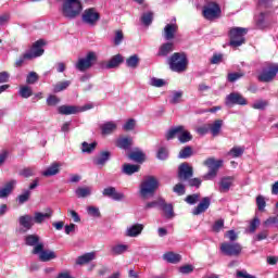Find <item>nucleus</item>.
<instances>
[{
    "label": "nucleus",
    "instance_id": "8",
    "mask_svg": "<svg viewBox=\"0 0 278 278\" xmlns=\"http://www.w3.org/2000/svg\"><path fill=\"white\" fill-rule=\"evenodd\" d=\"M220 251L229 257H238L242 254V245L238 242H224L220 244Z\"/></svg>",
    "mask_w": 278,
    "mask_h": 278
},
{
    "label": "nucleus",
    "instance_id": "32",
    "mask_svg": "<svg viewBox=\"0 0 278 278\" xmlns=\"http://www.w3.org/2000/svg\"><path fill=\"white\" fill-rule=\"evenodd\" d=\"M132 143H134V139L129 137H123L117 139L116 147H118V149H124L125 151H127V149H129Z\"/></svg>",
    "mask_w": 278,
    "mask_h": 278
},
{
    "label": "nucleus",
    "instance_id": "41",
    "mask_svg": "<svg viewBox=\"0 0 278 278\" xmlns=\"http://www.w3.org/2000/svg\"><path fill=\"white\" fill-rule=\"evenodd\" d=\"M161 210H163L165 217H167V218L175 217V212L173 211V205L166 204V202H164V200H163V205H161Z\"/></svg>",
    "mask_w": 278,
    "mask_h": 278
},
{
    "label": "nucleus",
    "instance_id": "1",
    "mask_svg": "<svg viewBox=\"0 0 278 278\" xmlns=\"http://www.w3.org/2000/svg\"><path fill=\"white\" fill-rule=\"evenodd\" d=\"M61 5L59 12L63 18L67 21H75L78 16H81L84 12V2L81 0H58Z\"/></svg>",
    "mask_w": 278,
    "mask_h": 278
},
{
    "label": "nucleus",
    "instance_id": "43",
    "mask_svg": "<svg viewBox=\"0 0 278 278\" xmlns=\"http://www.w3.org/2000/svg\"><path fill=\"white\" fill-rule=\"evenodd\" d=\"M94 149H97V142H83L81 143V151L83 153H92V151H94Z\"/></svg>",
    "mask_w": 278,
    "mask_h": 278
},
{
    "label": "nucleus",
    "instance_id": "49",
    "mask_svg": "<svg viewBox=\"0 0 278 278\" xmlns=\"http://www.w3.org/2000/svg\"><path fill=\"white\" fill-rule=\"evenodd\" d=\"M150 86H153L154 88H162L163 86H166V80L153 77L150 79Z\"/></svg>",
    "mask_w": 278,
    "mask_h": 278
},
{
    "label": "nucleus",
    "instance_id": "19",
    "mask_svg": "<svg viewBox=\"0 0 278 278\" xmlns=\"http://www.w3.org/2000/svg\"><path fill=\"white\" fill-rule=\"evenodd\" d=\"M211 203L212 200L210 197L203 198L198 206L192 211L193 216H200V214L207 212V210H210Z\"/></svg>",
    "mask_w": 278,
    "mask_h": 278
},
{
    "label": "nucleus",
    "instance_id": "12",
    "mask_svg": "<svg viewBox=\"0 0 278 278\" xmlns=\"http://www.w3.org/2000/svg\"><path fill=\"white\" fill-rule=\"evenodd\" d=\"M42 47H45L43 40L36 41L30 50L25 52V58L30 60H34L35 58H40V55L45 53V49H42Z\"/></svg>",
    "mask_w": 278,
    "mask_h": 278
},
{
    "label": "nucleus",
    "instance_id": "22",
    "mask_svg": "<svg viewBox=\"0 0 278 278\" xmlns=\"http://www.w3.org/2000/svg\"><path fill=\"white\" fill-rule=\"evenodd\" d=\"M233 186V177L226 176L219 180V192H227Z\"/></svg>",
    "mask_w": 278,
    "mask_h": 278
},
{
    "label": "nucleus",
    "instance_id": "33",
    "mask_svg": "<svg viewBox=\"0 0 278 278\" xmlns=\"http://www.w3.org/2000/svg\"><path fill=\"white\" fill-rule=\"evenodd\" d=\"M75 194L78 199H86V197L92 194V187H78L75 190Z\"/></svg>",
    "mask_w": 278,
    "mask_h": 278
},
{
    "label": "nucleus",
    "instance_id": "27",
    "mask_svg": "<svg viewBox=\"0 0 278 278\" xmlns=\"http://www.w3.org/2000/svg\"><path fill=\"white\" fill-rule=\"evenodd\" d=\"M118 125L115 122H106L101 125L100 129L103 136H110V134H114Z\"/></svg>",
    "mask_w": 278,
    "mask_h": 278
},
{
    "label": "nucleus",
    "instance_id": "9",
    "mask_svg": "<svg viewBox=\"0 0 278 278\" xmlns=\"http://www.w3.org/2000/svg\"><path fill=\"white\" fill-rule=\"evenodd\" d=\"M220 7L216 2H208L202 9V14L206 21H214L220 17Z\"/></svg>",
    "mask_w": 278,
    "mask_h": 278
},
{
    "label": "nucleus",
    "instance_id": "24",
    "mask_svg": "<svg viewBox=\"0 0 278 278\" xmlns=\"http://www.w3.org/2000/svg\"><path fill=\"white\" fill-rule=\"evenodd\" d=\"M59 114H63L64 116H70L71 114H78L79 106L75 105H61L58 108Z\"/></svg>",
    "mask_w": 278,
    "mask_h": 278
},
{
    "label": "nucleus",
    "instance_id": "5",
    "mask_svg": "<svg viewBox=\"0 0 278 278\" xmlns=\"http://www.w3.org/2000/svg\"><path fill=\"white\" fill-rule=\"evenodd\" d=\"M249 34V29L243 27H232L229 30L230 47H242L244 45V36Z\"/></svg>",
    "mask_w": 278,
    "mask_h": 278
},
{
    "label": "nucleus",
    "instance_id": "7",
    "mask_svg": "<svg viewBox=\"0 0 278 278\" xmlns=\"http://www.w3.org/2000/svg\"><path fill=\"white\" fill-rule=\"evenodd\" d=\"M204 166H207L210 168L208 173L203 176V179L205 181H210L214 178H216V175H218V168L223 166V160L216 159H207L204 161Z\"/></svg>",
    "mask_w": 278,
    "mask_h": 278
},
{
    "label": "nucleus",
    "instance_id": "40",
    "mask_svg": "<svg viewBox=\"0 0 278 278\" xmlns=\"http://www.w3.org/2000/svg\"><path fill=\"white\" fill-rule=\"evenodd\" d=\"M138 64H140V58L138 54H134L126 60V66L128 68H138Z\"/></svg>",
    "mask_w": 278,
    "mask_h": 278
},
{
    "label": "nucleus",
    "instance_id": "44",
    "mask_svg": "<svg viewBox=\"0 0 278 278\" xmlns=\"http://www.w3.org/2000/svg\"><path fill=\"white\" fill-rule=\"evenodd\" d=\"M31 94H34V92L31 91V87L22 86L20 88V96L22 97V99H29V97H31Z\"/></svg>",
    "mask_w": 278,
    "mask_h": 278
},
{
    "label": "nucleus",
    "instance_id": "46",
    "mask_svg": "<svg viewBox=\"0 0 278 278\" xmlns=\"http://www.w3.org/2000/svg\"><path fill=\"white\" fill-rule=\"evenodd\" d=\"M162 205H164V200L163 199H159L152 202H148L144 205V210H153V207H162Z\"/></svg>",
    "mask_w": 278,
    "mask_h": 278
},
{
    "label": "nucleus",
    "instance_id": "53",
    "mask_svg": "<svg viewBox=\"0 0 278 278\" xmlns=\"http://www.w3.org/2000/svg\"><path fill=\"white\" fill-rule=\"evenodd\" d=\"M87 214H89V216H92L93 218L101 217V212L99 211V207H97V206H88Z\"/></svg>",
    "mask_w": 278,
    "mask_h": 278
},
{
    "label": "nucleus",
    "instance_id": "38",
    "mask_svg": "<svg viewBox=\"0 0 278 278\" xmlns=\"http://www.w3.org/2000/svg\"><path fill=\"white\" fill-rule=\"evenodd\" d=\"M140 170V165H132V164H124L122 168V173L124 175H134V173H138Z\"/></svg>",
    "mask_w": 278,
    "mask_h": 278
},
{
    "label": "nucleus",
    "instance_id": "45",
    "mask_svg": "<svg viewBox=\"0 0 278 278\" xmlns=\"http://www.w3.org/2000/svg\"><path fill=\"white\" fill-rule=\"evenodd\" d=\"M244 154V147H233L228 152V155H231V157H240Z\"/></svg>",
    "mask_w": 278,
    "mask_h": 278
},
{
    "label": "nucleus",
    "instance_id": "14",
    "mask_svg": "<svg viewBox=\"0 0 278 278\" xmlns=\"http://www.w3.org/2000/svg\"><path fill=\"white\" fill-rule=\"evenodd\" d=\"M192 175H194V169L192 168V166H190V164L182 163L179 165L178 178L180 179V181H188V179H190Z\"/></svg>",
    "mask_w": 278,
    "mask_h": 278
},
{
    "label": "nucleus",
    "instance_id": "36",
    "mask_svg": "<svg viewBox=\"0 0 278 278\" xmlns=\"http://www.w3.org/2000/svg\"><path fill=\"white\" fill-rule=\"evenodd\" d=\"M129 251V245L127 244H116L111 248V254L113 255H123Z\"/></svg>",
    "mask_w": 278,
    "mask_h": 278
},
{
    "label": "nucleus",
    "instance_id": "17",
    "mask_svg": "<svg viewBox=\"0 0 278 278\" xmlns=\"http://www.w3.org/2000/svg\"><path fill=\"white\" fill-rule=\"evenodd\" d=\"M278 64H274L269 70H265L260 75L261 81H273L274 77H277Z\"/></svg>",
    "mask_w": 278,
    "mask_h": 278
},
{
    "label": "nucleus",
    "instance_id": "37",
    "mask_svg": "<svg viewBox=\"0 0 278 278\" xmlns=\"http://www.w3.org/2000/svg\"><path fill=\"white\" fill-rule=\"evenodd\" d=\"M268 16H270V13L266 12H262L256 16V25L258 29H264V27H266V21H268Z\"/></svg>",
    "mask_w": 278,
    "mask_h": 278
},
{
    "label": "nucleus",
    "instance_id": "57",
    "mask_svg": "<svg viewBox=\"0 0 278 278\" xmlns=\"http://www.w3.org/2000/svg\"><path fill=\"white\" fill-rule=\"evenodd\" d=\"M174 192L178 194V197H182V194H186V186L181 182L175 185Z\"/></svg>",
    "mask_w": 278,
    "mask_h": 278
},
{
    "label": "nucleus",
    "instance_id": "42",
    "mask_svg": "<svg viewBox=\"0 0 278 278\" xmlns=\"http://www.w3.org/2000/svg\"><path fill=\"white\" fill-rule=\"evenodd\" d=\"M182 97H184V91H174L170 96L169 103L172 105H177V103H181Z\"/></svg>",
    "mask_w": 278,
    "mask_h": 278
},
{
    "label": "nucleus",
    "instance_id": "20",
    "mask_svg": "<svg viewBox=\"0 0 278 278\" xmlns=\"http://www.w3.org/2000/svg\"><path fill=\"white\" fill-rule=\"evenodd\" d=\"M16 180H10L4 185V187L0 188V199H8V197L12 194L14 188H16Z\"/></svg>",
    "mask_w": 278,
    "mask_h": 278
},
{
    "label": "nucleus",
    "instance_id": "28",
    "mask_svg": "<svg viewBox=\"0 0 278 278\" xmlns=\"http://www.w3.org/2000/svg\"><path fill=\"white\" fill-rule=\"evenodd\" d=\"M110 160V152L104 151L101 152L97 157L93 159V164L96 166H100L103 168L105 166V163Z\"/></svg>",
    "mask_w": 278,
    "mask_h": 278
},
{
    "label": "nucleus",
    "instance_id": "52",
    "mask_svg": "<svg viewBox=\"0 0 278 278\" xmlns=\"http://www.w3.org/2000/svg\"><path fill=\"white\" fill-rule=\"evenodd\" d=\"M124 131H134L136 129V119L130 118L123 125Z\"/></svg>",
    "mask_w": 278,
    "mask_h": 278
},
{
    "label": "nucleus",
    "instance_id": "25",
    "mask_svg": "<svg viewBox=\"0 0 278 278\" xmlns=\"http://www.w3.org/2000/svg\"><path fill=\"white\" fill-rule=\"evenodd\" d=\"M51 216H53V211L51 210H49L47 213L36 212L33 219L35 224L42 225V223L51 218Z\"/></svg>",
    "mask_w": 278,
    "mask_h": 278
},
{
    "label": "nucleus",
    "instance_id": "31",
    "mask_svg": "<svg viewBox=\"0 0 278 278\" xmlns=\"http://www.w3.org/2000/svg\"><path fill=\"white\" fill-rule=\"evenodd\" d=\"M220 129H223V121L216 119L214 123L208 124V131H211L212 136L216 137L220 134Z\"/></svg>",
    "mask_w": 278,
    "mask_h": 278
},
{
    "label": "nucleus",
    "instance_id": "39",
    "mask_svg": "<svg viewBox=\"0 0 278 278\" xmlns=\"http://www.w3.org/2000/svg\"><path fill=\"white\" fill-rule=\"evenodd\" d=\"M172 51H173V42H166L160 47L157 55L162 58H166V55H168V53H172Z\"/></svg>",
    "mask_w": 278,
    "mask_h": 278
},
{
    "label": "nucleus",
    "instance_id": "13",
    "mask_svg": "<svg viewBox=\"0 0 278 278\" xmlns=\"http://www.w3.org/2000/svg\"><path fill=\"white\" fill-rule=\"evenodd\" d=\"M18 223H20V227H22L20 229L21 233H27V231H29L31 227H34L35 225L34 217H31V215L29 214L20 216Z\"/></svg>",
    "mask_w": 278,
    "mask_h": 278
},
{
    "label": "nucleus",
    "instance_id": "34",
    "mask_svg": "<svg viewBox=\"0 0 278 278\" xmlns=\"http://www.w3.org/2000/svg\"><path fill=\"white\" fill-rule=\"evenodd\" d=\"M25 244L36 249V247H38V244H42V242H40V237H38V235H28L25 237Z\"/></svg>",
    "mask_w": 278,
    "mask_h": 278
},
{
    "label": "nucleus",
    "instance_id": "2",
    "mask_svg": "<svg viewBox=\"0 0 278 278\" xmlns=\"http://www.w3.org/2000/svg\"><path fill=\"white\" fill-rule=\"evenodd\" d=\"M157 188H160V180L154 176H148L139 186V194L141 199H151V197L155 195Z\"/></svg>",
    "mask_w": 278,
    "mask_h": 278
},
{
    "label": "nucleus",
    "instance_id": "21",
    "mask_svg": "<svg viewBox=\"0 0 278 278\" xmlns=\"http://www.w3.org/2000/svg\"><path fill=\"white\" fill-rule=\"evenodd\" d=\"M178 26L177 24H167L163 29V37L165 40H173L177 34Z\"/></svg>",
    "mask_w": 278,
    "mask_h": 278
},
{
    "label": "nucleus",
    "instance_id": "48",
    "mask_svg": "<svg viewBox=\"0 0 278 278\" xmlns=\"http://www.w3.org/2000/svg\"><path fill=\"white\" fill-rule=\"evenodd\" d=\"M68 86H71V80H65V81H61L58 83L56 85H54V92H62V90H66V88H68Z\"/></svg>",
    "mask_w": 278,
    "mask_h": 278
},
{
    "label": "nucleus",
    "instance_id": "50",
    "mask_svg": "<svg viewBox=\"0 0 278 278\" xmlns=\"http://www.w3.org/2000/svg\"><path fill=\"white\" fill-rule=\"evenodd\" d=\"M29 197H31L30 190H26L22 194H20L17 198L20 205H23V203H27V201H29Z\"/></svg>",
    "mask_w": 278,
    "mask_h": 278
},
{
    "label": "nucleus",
    "instance_id": "55",
    "mask_svg": "<svg viewBox=\"0 0 278 278\" xmlns=\"http://www.w3.org/2000/svg\"><path fill=\"white\" fill-rule=\"evenodd\" d=\"M256 205L260 212H264L266 210V200L264 199L263 195H258L256 198Z\"/></svg>",
    "mask_w": 278,
    "mask_h": 278
},
{
    "label": "nucleus",
    "instance_id": "18",
    "mask_svg": "<svg viewBox=\"0 0 278 278\" xmlns=\"http://www.w3.org/2000/svg\"><path fill=\"white\" fill-rule=\"evenodd\" d=\"M144 230V225L142 224H134L126 228L125 236L127 238H138L140 233Z\"/></svg>",
    "mask_w": 278,
    "mask_h": 278
},
{
    "label": "nucleus",
    "instance_id": "58",
    "mask_svg": "<svg viewBox=\"0 0 278 278\" xmlns=\"http://www.w3.org/2000/svg\"><path fill=\"white\" fill-rule=\"evenodd\" d=\"M178 270H179V273L181 275H190V273H193L194 266H192V265H185V266L179 267Z\"/></svg>",
    "mask_w": 278,
    "mask_h": 278
},
{
    "label": "nucleus",
    "instance_id": "3",
    "mask_svg": "<svg viewBox=\"0 0 278 278\" xmlns=\"http://www.w3.org/2000/svg\"><path fill=\"white\" fill-rule=\"evenodd\" d=\"M170 71L184 73L188 68V58L184 53L176 52L168 59Z\"/></svg>",
    "mask_w": 278,
    "mask_h": 278
},
{
    "label": "nucleus",
    "instance_id": "64",
    "mask_svg": "<svg viewBox=\"0 0 278 278\" xmlns=\"http://www.w3.org/2000/svg\"><path fill=\"white\" fill-rule=\"evenodd\" d=\"M237 277H239V278H256L255 276L249 274L247 270L237 271Z\"/></svg>",
    "mask_w": 278,
    "mask_h": 278
},
{
    "label": "nucleus",
    "instance_id": "59",
    "mask_svg": "<svg viewBox=\"0 0 278 278\" xmlns=\"http://www.w3.org/2000/svg\"><path fill=\"white\" fill-rule=\"evenodd\" d=\"M199 199H201V194L195 193V194L188 195L186 198V202L189 203V205H194V203H197Z\"/></svg>",
    "mask_w": 278,
    "mask_h": 278
},
{
    "label": "nucleus",
    "instance_id": "30",
    "mask_svg": "<svg viewBox=\"0 0 278 278\" xmlns=\"http://www.w3.org/2000/svg\"><path fill=\"white\" fill-rule=\"evenodd\" d=\"M123 55L116 54L111 58V60L105 64V68H117V66H121L123 64Z\"/></svg>",
    "mask_w": 278,
    "mask_h": 278
},
{
    "label": "nucleus",
    "instance_id": "23",
    "mask_svg": "<svg viewBox=\"0 0 278 278\" xmlns=\"http://www.w3.org/2000/svg\"><path fill=\"white\" fill-rule=\"evenodd\" d=\"M62 163H52L46 170L42 172L43 177H53L60 173Z\"/></svg>",
    "mask_w": 278,
    "mask_h": 278
},
{
    "label": "nucleus",
    "instance_id": "61",
    "mask_svg": "<svg viewBox=\"0 0 278 278\" xmlns=\"http://www.w3.org/2000/svg\"><path fill=\"white\" fill-rule=\"evenodd\" d=\"M38 81V74L36 72H30L27 75L26 84H36Z\"/></svg>",
    "mask_w": 278,
    "mask_h": 278
},
{
    "label": "nucleus",
    "instance_id": "35",
    "mask_svg": "<svg viewBox=\"0 0 278 278\" xmlns=\"http://www.w3.org/2000/svg\"><path fill=\"white\" fill-rule=\"evenodd\" d=\"M129 160H132V162H137L138 164H142L144 162L146 155L140 150H135L129 153L128 155Z\"/></svg>",
    "mask_w": 278,
    "mask_h": 278
},
{
    "label": "nucleus",
    "instance_id": "47",
    "mask_svg": "<svg viewBox=\"0 0 278 278\" xmlns=\"http://www.w3.org/2000/svg\"><path fill=\"white\" fill-rule=\"evenodd\" d=\"M192 155V148L186 147L182 150H180L178 157L180 160H188Z\"/></svg>",
    "mask_w": 278,
    "mask_h": 278
},
{
    "label": "nucleus",
    "instance_id": "54",
    "mask_svg": "<svg viewBox=\"0 0 278 278\" xmlns=\"http://www.w3.org/2000/svg\"><path fill=\"white\" fill-rule=\"evenodd\" d=\"M141 22L143 25H151V23H153V12L143 13L141 16Z\"/></svg>",
    "mask_w": 278,
    "mask_h": 278
},
{
    "label": "nucleus",
    "instance_id": "6",
    "mask_svg": "<svg viewBox=\"0 0 278 278\" xmlns=\"http://www.w3.org/2000/svg\"><path fill=\"white\" fill-rule=\"evenodd\" d=\"M97 62V53L88 52L86 56L78 59L75 63V68L80 71V73H86V71L92 68Z\"/></svg>",
    "mask_w": 278,
    "mask_h": 278
},
{
    "label": "nucleus",
    "instance_id": "10",
    "mask_svg": "<svg viewBox=\"0 0 278 278\" xmlns=\"http://www.w3.org/2000/svg\"><path fill=\"white\" fill-rule=\"evenodd\" d=\"M33 254L38 255L40 262H51V260H55V257H58L55 252L51 250H45V243H38L33 249Z\"/></svg>",
    "mask_w": 278,
    "mask_h": 278
},
{
    "label": "nucleus",
    "instance_id": "16",
    "mask_svg": "<svg viewBox=\"0 0 278 278\" xmlns=\"http://www.w3.org/2000/svg\"><path fill=\"white\" fill-rule=\"evenodd\" d=\"M102 194L113 201H125V193L118 192L114 187L104 188Z\"/></svg>",
    "mask_w": 278,
    "mask_h": 278
},
{
    "label": "nucleus",
    "instance_id": "29",
    "mask_svg": "<svg viewBox=\"0 0 278 278\" xmlns=\"http://www.w3.org/2000/svg\"><path fill=\"white\" fill-rule=\"evenodd\" d=\"M163 260L168 264H179L181 262V254L175 252H167L163 254Z\"/></svg>",
    "mask_w": 278,
    "mask_h": 278
},
{
    "label": "nucleus",
    "instance_id": "51",
    "mask_svg": "<svg viewBox=\"0 0 278 278\" xmlns=\"http://www.w3.org/2000/svg\"><path fill=\"white\" fill-rule=\"evenodd\" d=\"M253 110H264L265 108H268V101L267 100H256L252 104Z\"/></svg>",
    "mask_w": 278,
    "mask_h": 278
},
{
    "label": "nucleus",
    "instance_id": "26",
    "mask_svg": "<svg viewBox=\"0 0 278 278\" xmlns=\"http://www.w3.org/2000/svg\"><path fill=\"white\" fill-rule=\"evenodd\" d=\"M97 258V253L96 252H89L86 253L81 256H78L76 260V264L78 266H84V264H89V262H92V260Z\"/></svg>",
    "mask_w": 278,
    "mask_h": 278
},
{
    "label": "nucleus",
    "instance_id": "56",
    "mask_svg": "<svg viewBox=\"0 0 278 278\" xmlns=\"http://www.w3.org/2000/svg\"><path fill=\"white\" fill-rule=\"evenodd\" d=\"M273 225H275L276 227H278V215L276 216H270L269 218H267L264 222V226L265 227H273Z\"/></svg>",
    "mask_w": 278,
    "mask_h": 278
},
{
    "label": "nucleus",
    "instance_id": "60",
    "mask_svg": "<svg viewBox=\"0 0 278 278\" xmlns=\"http://www.w3.org/2000/svg\"><path fill=\"white\" fill-rule=\"evenodd\" d=\"M157 160H167L168 159V150L166 148H161L156 154Z\"/></svg>",
    "mask_w": 278,
    "mask_h": 278
},
{
    "label": "nucleus",
    "instance_id": "4",
    "mask_svg": "<svg viewBox=\"0 0 278 278\" xmlns=\"http://www.w3.org/2000/svg\"><path fill=\"white\" fill-rule=\"evenodd\" d=\"M165 138L166 140H173V138H178L179 142L184 144L192 140V135L186 129V127L176 126L167 130Z\"/></svg>",
    "mask_w": 278,
    "mask_h": 278
},
{
    "label": "nucleus",
    "instance_id": "11",
    "mask_svg": "<svg viewBox=\"0 0 278 278\" xmlns=\"http://www.w3.org/2000/svg\"><path fill=\"white\" fill-rule=\"evenodd\" d=\"M81 18L83 23H85L86 25L94 26L97 25V23H99L101 15H99V11H97V9L89 8L83 12Z\"/></svg>",
    "mask_w": 278,
    "mask_h": 278
},
{
    "label": "nucleus",
    "instance_id": "15",
    "mask_svg": "<svg viewBox=\"0 0 278 278\" xmlns=\"http://www.w3.org/2000/svg\"><path fill=\"white\" fill-rule=\"evenodd\" d=\"M247 100L242 94L239 92H232L229 93L226 97V105L231 106V105H247Z\"/></svg>",
    "mask_w": 278,
    "mask_h": 278
},
{
    "label": "nucleus",
    "instance_id": "63",
    "mask_svg": "<svg viewBox=\"0 0 278 278\" xmlns=\"http://www.w3.org/2000/svg\"><path fill=\"white\" fill-rule=\"evenodd\" d=\"M58 103H60V98L55 97V96H50L48 99H47V104L48 105H58Z\"/></svg>",
    "mask_w": 278,
    "mask_h": 278
},
{
    "label": "nucleus",
    "instance_id": "62",
    "mask_svg": "<svg viewBox=\"0 0 278 278\" xmlns=\"http://www.w3.org/2000/svg\"><path fill=\"white\" fill-rule=\"evenodd\" d=\"M123 30H116L115 31V37H114V45L116 47H118V45H121V42H123Z\"/></svg>",
    "mask_w": 278,
    "mask_h": 278
}]
</instances>
